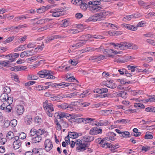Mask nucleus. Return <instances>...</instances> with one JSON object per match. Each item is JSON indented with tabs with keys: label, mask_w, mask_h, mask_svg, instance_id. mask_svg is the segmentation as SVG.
<instances>
[{
	"label": "nucleus",
	"mask_w": 155,
	"mask_h": 155,
	"mask_svg": "<svg viewBox=\"0 0 155 155\" xmlns=\"http://www.w3.org/2000/svg\"><path fill=\"white\" fill-rule=\"evenodd\" d=\"M3 91L5 92L4 94L9 93L11 91L10 88L8 86H5L3 87Z\"/></svg>",
	"instance_id": "obj_47"
},
{
	"label": "nucleus",
	"mask_w": 155,
	"mask_h": 155,
	"mask_svg": "<svg viewBox=\"0 0 155 155\" xmlns=\"http://www.w3.org/2000/svg\"><path fill=\"white\" fill-rule=\"evenodd\" d=\"M70 137L72 138H76L78 137V133L75 132H69L68 133Z\"/></svg>",
	"instance_id": "obj_33"
},
{
	"label": "nucleus",
	"mask_w": 155,
	"mask_h": 155,
	"mask_svg": "<svg viewBox=\"0 0 155 155\" xmlns=\"http://www.w3.org/2000/svg\"><path fill=\"white\" fill-rule=\"evenodd\" d=\"M130 135L129 132L127 131H125L122 132L121 135H120V136L121 137H130L129 136Z\"/></svg>",
	"instance_id": "obj_37"
},
{
	"label": "nucleus",
	"mask_w": 155,
	"mask_h": 155,
	"mask_svg": "<svg viewBox=\"0 0 155 155\" xmlns=\"http://www.w3.org/2000/svg\"><path fill=\"white\" fill-rule=\"evenodd\" d=\"M44 147L45 149L47 152L49 151L52 149L53 145L52 142L49 139H46L44 143Z\"/></svg>",
	"instance_id": "obj_7"
},
{
	"label": "nucleus",
	"mask_w": 155,
	"mask_h": 155,
	"mask_svg": "<svg viewBox=\"0 0 155 155\" xmlns=\"http://www.w3.org/2000/svg\"><path fill=\"white\" fill-rule=\"evenodd\" d=\"M14 139L15 140L14 141L13 143V147L15 150L18 149L21 147V143L20 140H18V138L17 136L14 137Z\"/></svg>",
	"instance_id": "obj_8"
},
{
	"label": "nucleus",
	"mask_w": 155,
	"mask_h": 155,
	"mask_svg": "<svg viewBox=\"0 0 155 155\" xmlns=\"http://www.w3.org/2000/svg\"><path fill=\"white\" fill-rule=\"evenodd\" d=\"M132 15H127L123 18V20L125 21H128L132 18Z\"/></svg>",
	"instance_id": "obj_61"
},
{
	"label": "nucleus",
	"mask_w": 155,
	"mask_h": 155,
	"mask_svg": "<svg viewBox=\"0 0 155 155\" xmlns=\"http://www.w3.org/2000/svg\"><path fill=\"white\" fill-rule=\"evenodd\" d=\"M78 5H79L80 8L83 10L86 9L88 7V5L86 4L85 2L83 0H78Z\"/></svg>",
	"instance_id": "obj_12"
},
{
	"label": "nucleus",
	"mask_w": 155,
	"mask_h": 155,
	"mask_svg": "<svg viewBox=\"0 0 155 155\" xmlns=\"http://www.w3.org/2000/svg\"><path fill=\"white\" fill-rule=\"evenodd\" d=\"M37 74L41 78L52 80H54L55 78L53 75V72L50 70H43L38 72Z\"/></svg>",
	"instance_id": "obj_3"
},
{
	"label": "nucleus",
	"mask_w": 155,
	"mask_h": 155,
	"mask_svg": "<svg viewBox=\"0 0 155 155\" xmlns=\"http://www.w3.org/2000/svg\"><path fill=\"white\" fill-rule=\"evenodd\" d=\"M88 9L92 12L95 13L103 11V8L101 5L96 6H90L88 7Z\"/></svg>",
	"instance_id": "obj_9"
},
{
	"label": "nucleus",
	"mask_w": 155,
	"mask_h": 155,
	"mask_svg": "<svg viewBox=\"0 0 155 155\" xmlns=\"http://www.w3.org/2000/svg\"><path fill=\"white\" fill-rule=\"evenodd\" d=\"M101 125V126H106L109 124V122L107 120H100Z\"/></svg>",
	"instance_id": "obj_49"
},
{
	"label": "nucleus",
	"mask_w": 155,
	"mask_h": 155,
	"mask_svg": "<svg viewBox=\"0 0 155 155\" xmlns=\"http://www.w3.org/2000/svg\"><path fill=\"white\" fill-rule=\"evenodd\" d=\"M117 49H123V45L122 42L120 43H112L111 44Z\"/></svg>",
	"instance_id": "obj_24"
},
{
	"label": "nucleus",
	"mask_w": 155,
	"mask_h": 155,
	"mask_svg": "<svg viewBox=\"0 0 155 155\" xmlns=\"http://www.w3.org/2000/svg\"><path fill=\"white\" fill-rule=\"evenodd\" d=\"M110 110H101L100 111L101 113L105 115H108L110 114Z\"/></svg>",
	"instance_id": "obj_55"
},
{
	"label": "nucleus",
	"mask_w": 155,
	"mask_h": 155,
	"mask_svg": "<svg viewBox=\"0 0 155 155\" xmlns=\"http://www.w3.org/2000/svg\"><path fill=\"white\" fill-rule=\"evenodd\" d=\"M146 42L153 46H155V41L153 40H151L150 39H147L146 40Z\"/></svg>",
	"instance_id": "obj_50"
},
{
	"label": "nucleus",
	"mask_w": 155,
	"mask_h": 155,
	"mask_svg": "<svg viewBox=\"0 0 155 155\" xmlns=\"http://www.w3.org/2000/svg\"><path fill=\"white\" fill-rule=\"evenodd\" d=\"M93 37V35L90 34H88L87 35H84L82 36H81L79 38L82 39L83 40L86 41H88V39L90 38H92Z\"/></svg>",
	"instance_id": "obj_20"
},
{
	"label": "nucleus",
	"mask_w": 155,
	"mask_h": 155,
	"mask_svg": "<svg viewBox=\"0 0 155 155\" xmlns=\"http://www.w3.org/2000/svg\"><path fill=\"white\" fill-rule=\"evenodd\" d=\"M25 122L28 125H30L31 124L32 121V117L29 116H27L25 117Z\"/></svg>",
	"instance_id": "obj_25"
},
{
	"label": "nucleus",
	"mask_w": 155,
	"mask_h": 155,
	"mask_svg": "<svg viewBox=\"0 0 155 155\" xmlns=\"http://www.w3.org/2000/svg\"><path fill=\"white\" fill-rule=\"evenodd\" d=\"M95 50V49L92 48H91V47H88L86 48L85 50H81L78 51V53L80 52V53H83L84 52L86 51H92Z\"/></svg>",
	"instance_id": "obj_32"
},
{
	"label": "nucleus",
	"mask_w": 155,
	"mask_h": 155,
	"mask_svg": "<svg viewBox=\"0 0 155 155\" xmlns=\"http://www.w3.org/2000/svg\"><path fill=\"white\" fill-rule=\"evenodd\" d=\"M119 147V146L118 145H111L110 146V148L111 149L110 150L111 151V152L113 153L114 152V151H113L115 149H117Z\"/></svg>",
	"instance_id": "obj_62"
},
{
	"label": "nucleus",
	"mask_w": 155,
	"mask_h": 155,
	"mask_svg": "<svg viewBox=\"0 0 155 155\" xmlns=\"http://www.w3.org/2000/svg\"><path fill=\"white\" fill-rule=\"evenodd\" d=\"M51 100L53 101H55L58 100H60L62 98V96L61 95H58L56 96H53V97H51Z\"/></svg>",
	"instance_id": "obj_44"
},
{
	"label": "nucleus",
	"mask_w": 155,
	"mask_h": 155,
	"mask_svg": "<svg viewBox=\"0 0 155 155\" xmlns=\"http://www.w3.org/2000/svg\"><path fill=\"white\" fill-rule=\"evenodd\" d=\"M17 136L18 138V140H20V139H24L26 138V135L25 133L24 132H21L19 136Z\"/></svg>",
	"instance_id": "obj_45"
},
{
	"label": "nucleus",
	"mask_w": 155,
	"mask_h": 155,
	"mask_svg": "<svg viewBox=\"0 0 155 155\" xmlns=\"http://www.w3.org/2000/svg\"><path fill=\"white\" fill-rule=\"evenodd\" d=\"M54 115V117L55 118H57L59 119H61V118L64 117L68 118L69 117H71V118L73 120V121L77 122V121L78 119L77 118H76V117L75 116H71V115L69 114L66 113L61 111H59L55 113Z\"/></svg>",
	"instance_id": "obj_5"
},
{
	"label": "nucleus",
	"mask_w": 155,
	"mask_h": 155,
	"mask_svg": "<svg viewBox=\"0 0 155 155\" xmlns=\"http://www.w3.org/2000/svg\"><path fill=\"white\" fill-rule=\"evenodd\" d=\"M6 137L9 140L12 139L14 137V134L12 132H8L6 135Z\"/></svg>",
	"instance_id": "obj_41"
},
{
	"label": "nucleus",
	"mask_w": 155,
	"mask_h": 155,
	"mask_svg": "<svg viewBox=\"0 0 155 155\" xmlns=\"http://www.w3.org/2000/svg\"><path fill=\"white\" fill-rule=\"evenodd\" d=\"M68 62L70 64H71L73 66H75L78 64V59H74L72 60H70Z\"/></svg>",
	"instance_id": "obj_40"
},
{
	"label": "nucleus",
	"mask_w": 155,
	"mask_h": 155,
	"mask_svg": "<svg viewBox=\"0 0 155 155\" xmlns=\"http://www.w3.org/2000/svg\"><path fill=\"white\" fill-rule=\"evenodd\" d=\"M62 24H61V26L64 27L68 26L70 24V21L69 20H64L62 21Z\"/></svg>",
	"instance_id": "obj_29"
},
{
	"label": "nucleus",
	"mask_w": 155,
	"mask_h": 155,
	"mask_svg": "<svg viewBox=\"0 0 155 155\" xmlns=\"http://www.w3.org/2000/svg\"><path fill=\"white\" fill-rule=\"evenodd\" d=\"M64 9L57 8L54 9H52L50 11L51 13H53V12H60V11H63Z\"/></svg>",
	"instance_id": "obj_54"
},
{
	"label": "nucleus",
	"mask_w": 155,
	"mask_h": 155,
	"mask_svg": "<svg viewBox=\"0 0 155 155\" xmlns=\"http://www.w3.org/2000/svg\"><path fill=\"white\" fill-rule=\"evenodd\" d=\"M132 18H140L142 16L141 14L138 13H136L131 15Z\"/></svg>",
	"instance_id": "obj_53"
},
{
	"label": "nucleus",
	"mask_w": 155,
	"mask_h": 155,
	"mask_svg": "<svg viewBox=\"0 0 155 155\" xmlns=\"http://www.w3.org/2000/svg\"><path fill=\"white\" fill-rule=\"evenodd\" d=\"M13 98L11 97H8V98L7 99L6 101L9 104H12L13 102Z\"/></svg>",
	"instance_id": "obj_64"
},
{
	"label": "nucleus",
	"mask_w": 155,
	"mask_h": 155,
	"mask_svg": "<svg viewBox=\"0 0 155 155\" xmlns=\"http://www.w3.org/2000/svg\"><path fill=\"white\" fill-rule=\"evenodd\" d=\"M37 134V130L34 128L32 129L30 131L29 135L31 137L35 136V135Z\"/></svg>",
	"instance_id": "obj_46"
},
{
	"label": "nucleus",
	"mask_w": 155,
	"mask_h": 155,
	"mask_svg": "<svg viewBox=\"0 0 155 155\" xmlns=\"http://www.w3.org/2000/svg\"><path fill=\"white\" fill-rule=\"evenodd\" d=\"M41 119L39 116H36L35 119V122L38 124H39L41 122Z\"/></svg>",
	"instance_id": "obj_58"
},
{
	"label": "nucleus",
	"mask_w": 155,
	"mask_h": 155,
	"mask_svg": "<svg viewBox=\"0 0 155 155\" xmlns=\"http://www.w3.org/2000/svg\"><path fill=\"white\" fill-rule=\"evenodd\" d=\"M88 4L92 5H98L101 4V2L98 0H93L89 1Z\"/></svg>",
	"instance_id": "obj_22"
},
{
	"label": "nucleus",
	"mask_w": 155,
	"mask_h": 155,
	"mask_svg": "<svg viewBox=\"0 0 155 155\" xmlns=\"http://www.w3.org/2000/svg\"><path fill=\"white\" fill-rule=\"evenodd\" d=\"M134 106L135 107L137 108V107H140L142 108H144L145 107L144 105L140 103H134Z\"/></svg>",
	"instance_id": "obj_43"
},
{
	"label": "nucleus",
	"mask_w": 155,
	"mask_h": 155,
	"mask_svg": "<svg viewBox=\"0 0 155 155\" xmlns=\"http://www.w3.org/2000/svg\"><path fill=\"white\" fill-rule=\"evenodd\" d=\"M145 111L150 112H155V107H149L145 108Z\"/></svg>",
	"instance_id": "obj_39"
},
{
	"label": "nucleus",
	"mask_w": 155,
	"mask_h": 155,
	"mask_svg": "<svg viewBox=\"0 0 155 155\" xmlns=\"http://www.w3.org/2000/svg\"><path fill=\"white\" fill-rule=\"evenodd\" d=\"M96 129L97 128L96 127L91 129L90 130V134L91 135H96Z\"/></svg>",
	"instance_id": "obj_57"
},
{
	"label": "nucleus",
	"mask_w": 155,
	"mask_h": 155,
	"mask_svg": "<svg viewBox=\"0 0 155 155\" xmlns=\"http://www.w3.org/2000/svg\"><path fill=\"white\" fill-rule=\"evenodd\" d=\"M27 68L25 66H17V69L18 71L24 70Z\"/></svg>",
	"instance_id": "obj_56"
},
{
	"label": "nucleus",
	"mask_w": 155,
	"mask_h": 155,
	"mask_svg": "<svg viewBox=\"0 0 155 155\" xmlns=\"http://www.w3.org/2000/svg\"><path fill=\"white\" fill-rule=\"evenodd\" d=\"M94 120V119L90 118H86L85 119H84V123L85 124H86L87 123H89L91 122L92 121H93Z\"/></svg>",
	"instance_id": "obj_63"
},
{
	"label": "nucleus",
	"mask_w": 155,
	"mask_h": 155,
	"mask_svg": "<svg viewBox=\"0 0 155 155\" xmlns=\"http://www.w3.org/2000/svg\"><path fill=\"white\" fill-rule=\"evenodd\" d=\"M0 65H2L3 67H9L11 66V64L8 61L5 60L3 61H0Z\"/></svg>",
	"instance_id": "obj_26"
},
{
	"label": "nucleus",
	"mask_w": 155,
	"mask_h": 155,
	"mask_svg": "<svg viewBox=\"0 0 155 155\" xmlns=\"http://www.w3.org/2000/svg\"><path fill=\"white\" fill-rule=\"evenodd\" d=\"M127 67L128 68V70H131L132 72H133L136 71V69L137 67L136 66H131L130 65H128Z\"/></svg>",
	"instance_id": "obj_42"
},
{
	"label": "nucleus",
	"mask_w": 155,
	"mask_h": 155,
	"mask_svg": "<svg viewBox=\"0 0 155 155\" xmlns=\"http://www.w3.org/2000/svg\"><path fill=\"white\" fill-rule=\"evenodd\" d=\"M81 141L80 140H78V150L83 151L86 150V148L88 147V144L86 143H81Z\"/></svg>",
	"instance_id": "obj_10"
},
{
	"label": "nucleus",
	"mask_w": 155,
	"mask_h": 155,
	"mask_svg": "<svg viewBox=\"0 0 155 155\" xmlns=\"http://www.w3.org/2000/svg\"><path fill=\"white\" fill-rule=\"evenodd\" d=\"M96 61H98L105 59V57L103 55H99L97 56Z\"/></svg>",
	"instance_id": "obj_51"
},
{
	"label": "nucleus",
	"mask_w": 155,
	"mask_h": 155,
	"mask_svg": "<svg viewBox=\"0 0 155 155\" xmlns=\"http://www.w3.org/2000/svg\"><path fill=\"white\" fill-rule=\"evenodd\" d=\"M109 15V12L103 11L102 12H100L95 15L91 16L88 19L86 20V21L89 22L91 21H101L104 20L107 16Z\"/></svg>",
	"instance_id": "obj_2"
},
{
	"label": "nucleus",
	"mask_w": 155,
	"mask_h": 155,
	"mask_svg": "<svg viewBox=\"0 0 155 155\" xmlns=\"http://www.w3.org/2000/svg\"><path fill=\"white\" fill-rule=\"evenodd\" d=\"M61 108L62 109L65 110L67 108H71V105L70 104L64 103L61 105Z\"/></svg>",
	"instance_id": "obj_38"
},
{
	"label": "nucleus",
	"mask_w": 155,
	"mask_h": 155,
	"mask_svg": "<svg viewBox=\"0 0 155 155\" xmlns=\"http://www.w3.org/2000/svg\"><path fill=\"white\" fill-rule=\"evenodd\" d=\"M136 110L135 109H128L126 110L125 113L127 114H130L131 113L136 112Z\"/></svg>",
	"instance_id": "obj_60"
},
{
	"label": "nucleus",
	"mask_w": 155,
	"mask_h": 155,
	"mask_svg": "<svg viewBox=\"0 0 155 155\" xmlns=\"http://www.w3.org/2000/svg\"><path fill=\"white\" fill-rule=\"evenodd\" d=\"M19 56V54L18 53H15L13 54H9L7 55L6 56L9 57L10 58H12L15 60L16 58L18 57Z\"/></svg>",
	"instance_id": "obj_34"
},
{
	"label": "nucleus",
	"mask_w": 155,
	"mask_h": 155,
	"mask_svg": "<svg viewBox=\"0 0 155 155\" xmlns=\"http://www.w3.org/2000/svg\"><path fill=\"white\" fill-rule=\"evenodd\" d=\"M138 4L140 6H142L144 8L147 9L150 7L149 5L141 0L138 1Z\"/></svg>",
	"instance_id": "obj_18"
},
{
	"label": "nucleus",
	"mask_w": 155,
	"mask_h": 155,
	"mask_svg": "<svg viewBox=\"0 0 155 155\" xmlns=\"http://www.w3.org/2000/svg\"><path fill=\"white\" fill-rule=\"evenodd\" d=\"M79 38L78 40V47H81L86 43V41L84 40H83L82 39Z\"/></svg>",
	"instance_id": "obj_48"
},
{
	"label": "nucleus",
	"mask_w": 155,
	"mask_h": 155,
	"mask_svg": "<svg viewBox=\"0 0 155 155\" xmlns=\"http://www.w3.org/2000/svg\"><path fill=\"white\" fill-rule=\"evenodd\" d=\"M63 11H60V12H53L52 14V16L54 17H57L62 15H64Z\"/></svg>",
	"instance_id": "obj_36"
},
{
	"label": "nucleus",
	"mask_w": 155,
	"mask_h": 155,
	"mask_svg": "<svg viewBox=\"0 0 155 155\" xmlns=\"http://www.w3.org/2000/svg\"><path fill=\"white\" fill-rule=\"evenodd\" d=\"M109 136L105 137L104 138L107 140L114 141L115 140V137L116 136V134L113 132H110L108 133Z\"/></svg>",
	"instance_id": "obj_15"
},
{
	"label": "nucleus",
	"mask_w": 155,
	"mask_h": 155,
	"mask_svg": "<svg viewBox=\"0 0 155 155\" xmlns=\"http://www.w3.org/2000/svg\"><path fill=\"white\" fill-rule=\"evenodd\" d=\"M123 46V49H124L126 48L129 49H131L132 44L125 42H122Z\"/></svg>",
	"instance_id": "obj_23"
},
{
	"label": "nucleus",
	"mask_w": 155,
	"mask_h": 155,
	"mask_svg": "<svg viewBox=\"0 0 155 155\" xmlns=\"http://www.w3.org/2000/svg\"><path fill=\"white\" fill-rule=\"evenodd\" d=\"M54 122L56 125V129L58 130H61V126L57 119H54Z\"/></svg>",
	"instance_id": "obj_30"
},
{
	"label": "nucleus",
	"mask_w": 155,
	"mask_h": 155,
	"mask_svg": "<svg viewBox=\"0 0 155 155\" xmlns=\"http://www.w3.org/2000/svg\"><path fill=\"white\" fill-rule=\"evenodd\" d=\"M97 142H98L99 144H101V147L105 148H107L108 147L110 148V144L107 142L106 140L104 138L101 140V138H98L96 140Z\"/></svg>",
	"instance_id": "obj_6"
},
{
	"label": "nucleus",
	"mask_w": 155,
	"mask_h": 155,
	"mask_svg": "<svg viewBox=\"0 0 155 155\" xmlns=\"http://www.w3.org/2000/svg\"><path fill=\"white\" fill-rule=\"evenodd\" d=\"M122 26L124 28L132 31H135L137 29V27L134 25L124 24L122 25Z\"/></svg>",
	"instance_id": "obj_13"
},
{
	"label": "nucleus",
	"mask_w": 155,
	"mask_h": 155,
	"mask_svg": "<svg viewBox=\"0 0 155 155\" xmlns=\"http://www.w3.org/2000/svg\"><path fill=\"white\" fill-rule=\"evenodd\" d=\"M113 81L112 80L107 82V87L111 89H114L116 87L117 85L115 83H114Z\"/></svg>",
	"instance_id": "obj_21"
},
{
	"label": "nucleus",
	"mask_w": 155,
	"mask_h": 155,
	"mask_svg": "<svg viewBox=\"0 0 155 155\" xmlns=\"http://www.w3.org/2000/svg\"><path fill=\"white\" fill-rule=\"evenodd\" d=\"M118 95L119 96L124 98L127 97V93L124 91H121Z\"/></svg>",
	"instance_id": "obj_52"
},
{
	"label": "nucleus",
	"mask_w": 155,
	"mask_h": 155,
	"mask_svg": "<svg viewBox=\"0 0 155 155\" xmlns=\"http://www.w3.org/2000/svg\"><path fill=\"white\" fill-rule=\"evenodd\" d=\"M94 139V137L92 136H85L82 137L81 140L84 142H90Z\"/></svg>",
	"instance_id": "obj_14"
},
{
	"label": "nucleus",
	"mask_w": 155,
	"mask_h": 155,
	"mask_svg": "<svg viewBox=\"0 0 155 155\" xmlns=\"http://www.w3.org/2000/svg\"><path fill=\"white\" fill-rule=\"evenodd\" d=\"M42 149L41 148H35L32 150L33 154L35 155H41L42 154Z\"/></svg>",
	"instance_id": "obj_16"
},
{
	"label": "nucleus",
	"mask_w": 155,
	"mask_h": 155,
	"mask_svg": "<svg viewBox=\"0 0 155 155\" xmlns=\"http://www.w3.org/2000/svg\"><path fill=\"white\" fill-rule=\"evenodd\" d=\"M49 87L48 86L38 85L36 87L37 90L40 91L41 90H45L48 89Z\"/></svg>",
	"instance_id": "obj_28"
},
{
	"label": "nucleus",
	"mask_w": 155,
	"mask_h": 155,
	"mask_svg": "<svg viewBox=\"0 0 155 155\" xmlns=\"http://www.w3.org/2000/svg\"><path fill=\"white\" fill-rule=\"evenodd\" d=\"M43 104L44 109L46 112L47 114L50 117H52L53 115L52 112L54 111V108L52 104L50 101L45 100Z\"/></svg>",
	"instance_id": "obj_4"
},
{
	"label": "nucleus",
	"mask_w": 155,
	"mask_h": 155,
	"mask_svg": "<svg viewBox=\"0 0 155 155\" xmlns=\"http://www.w3.org/2000/svg\"><path fill=\"white\" fill-rule=\"evenodd\" d=\"M31 51H24L21 53L20 56L21 58H23L25 56L28 57L31 55Z\"/></svg>",
	"instance_id": "obj_19"
},
{
	"label": "nucleus",
	"mask_w": 155,
	"mask_h": 155,
	"mask_svg": "<svg viewBox=\"0 0 155 155\" xmlns=\"http://www.w3.org/2000/svg\"><path fill=\"white\" fill-rule=\"evenodd\" d=\"M48 135V132L44 129H40L37 130V135L31 137V140L34 143H38L41 141L42 138H45Z\"/></svg>",
	"instance_id": "obj_1"
},
{
	"label": "nucleus",
	"mask_w": 155,
	"mask_h": 155,
	"mask_svg": "<svg viewBox=\"0 0 155 155\" xmlns=\"http://www.w3.org/2000/svg\"><path fill=\"white\" fill-rule=\"evenodd\" d=\"M25 45H20L19 46L15 48L14 51L15 52L19 51H21V50H23L25 49Z\"/></svg>",
	"instance_id": "obj_35"
},
{
	"label": "nucleus",
	"mask_w": 155,
	"mask_h": 155,
	"mask_svg": "<svg viewBox=\"0 0 155 155\" xmlns=\"http://www.w3.org/2000/svg\"><path fill=\"white\" fill-rule=\"evenodd\" d=\"M8 96L7 94H2L0 97V100L2 102H4L6 101Z\"/></svg>",
	"instance_id": "obj_27"
},
{
	"label": "nucleus",
	"mask_w": 155,
	"mask_h": 155,
	"mask_svg": "<svg viewBox=\"0 0 155 155\" xmlns=\"http://www.w3.org/2000/svg\"><path fill=\"white\" fill-rule=\"evenodd\" d=\"M15 110L18 115H21L23 114L24 110V106L20 105H17L15 108Z\"/></svg>",
	"instance_id": "obj_11"
},
{
	"label": "nucleus",
	"mask_w": 155,
	"mask_h": 155,
	"mask_svg": "<svg viewBox=\"0 0 155 155\" xmlns=\"http://www.w3.org/2000/svg\"><path fill=\"white\" fill-rule=\"evenodd\" d=\"M78 101H79V102L78 101V107H87L90 105V103H82V102L83 101L82 99H78Z\"/></svg>",
	"instance_id": "obj_17"
},
{
	"label": "nucleus",
	"mask_w": 155,
	"mask_h": 155,
	"mask_svg": "<svg viewBox=\"0 0 155 155\" xmlns=\"http://www.w3.org/2000/svg\"><path fill=\"white\" fill-rule=\"evenodd\" d=\"M27 78L30 80H35L38 79V77L35 75L31 74L28 75Z\"/></svg>",
	"instance_id": "obj_31"
},
{
	"label": "nucleus",
	"mask_w": 155,
	"mask_h": 155,
	"mask_svg": "<svg viewBox=\"0 0 155 155\" xmlns=\"http://www.w3.org/2000/svg\"><path fill=\"white\" fill-rule=\"evenodd\" d=\"M14 38L13 37H9L6 40L4 41V43L6 44L7 43H9L11 42L14 39Z\"/></svg>",
	"instance_id": "obj_59"
}]
</instances>
